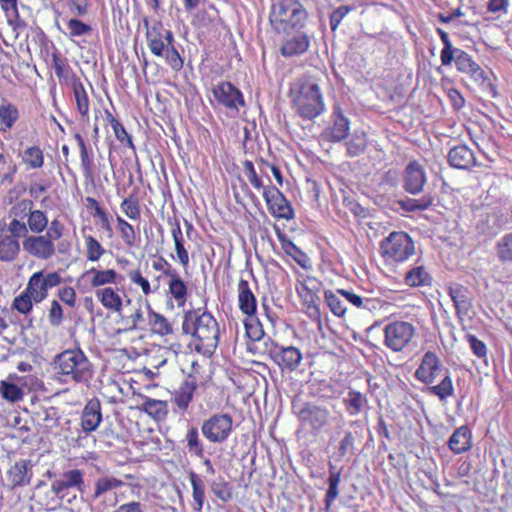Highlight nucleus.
<instances>
[{
    "instance_id": "680f3d73",
    "label": "nucleus",
    "mask_w": 512,
    "mask_h": 512,
    "mask_svg": "<svg viewBox=\"0 0 512 512\" xmlns=\"http://www.w3.org/2000/svg\"><path fill=\"white\" fill-rule=\"evenodd\" d=\"M120 208L122 212L130 219L132 220H138L141 215L140 206L138 203V200L134 197H127L125 198Z\"/></svg>"
},
{
    "instance_id": "6e6d98bb",
    "label": "nucleus",
    "mask_w": 512,
    "mask_h": 512,
    "mask_svg": "<svg viewBox=\"0 0 512 512\" xmlns=\"http://www.w3.org/2000/svg\"><path fill=\"white\" fill-rule=\"evenodd\" d=\"M123 485V482L114 477H102L95 483L94 498L100 497L102 494L116 489Z\"/></svg>"
},
{
    "instance_id": "338daca9",
    "label": "nucleus",
    "mask_w": 512,
    "mask_h": 512,
    "mask_svg": "<svg viewBox=\"0 0 512 512\" xmlns=\"http://www.w3.org/2000/svg\"><path fill=\"white\" fill-rule=\"evenodd\" d=\"M6 235H13L14 239L24 238L26 239L28 234V228L26 224L18 219H13L8 226L5 224Z\"/></svg>"
},
{
    "instance_id": "4be33fe9",
    "label": "nucleus",
    "mask_w": 512,
    "mask_h": 512,
    "mask_svg": "<svg viewBox=\"0 0 512 512\" xmlns=\"http://www.w3.org/2000/svg\"><path fill=\"white\" fill-rule=\"evenodd\" d=\"M102 421L101 405L98 399L90 400L84 407L81 416V427L84 432L95 431Z\"/></svg>"
},
{
    "instance_id": "774afa93",
    "label": "nucleus",
    "mask_w": 512,
    "mask_h": 512,
    "mask_svg": "<svg viewBox=\"0 0 512 512\" xmlns=\"http://www.w3.org/2000/svg\"><path fill=\"white\" fill-rule=\"evenodd\" d=\"M244 173L250 182V184L257 190L263 189L266 187L263 185L261 178L257 175L254 165L251 161L246 160L243 163Z\"/></svg>"
},
{
    "instance_id": "bf43d9fd",
    "label": "nucleus",
    "mask_w": 512,
    "mask_h": 512,
    "mask_svg": "<svg viewBox=\"0 0 512 512\" xmlns=\"http://www.w3.org/2000/svg\"><path fill=\"white\" fill-rule=\"evenodd\" d=\"M324 296L327 306L330 308L334 315L341 317L345 314L346 306L339 297V294H335L332 291H325Z\"/></svg>"
},
{
    "instance_id": "2eb2a0df",
    "label": "nucleus",
    "mask_w": 512,
    "mask_h": 512,
    "mask_svg": "<svg viewBox=\"0 0 512 512\" xmlns=\"http://www.w3.org/2000/svg\"><path fill=\"white\" fill-rule=\"evenodd\" d=\"M23 249L31 256L40 259H50L55 254L52 239L44 235H34L23 240Z\"/></svg>"
},
{
    "instance_id": "a878e982",
    "label": "nucleus",
    "mask_w": 512,
    "mask_h": 512,
    "mask_svg": "<svg viewBox=\"0 0 512 512\" xmlns=\"http://www.w3.org/2000/svg\"><path fill=\"white\" fill-rule=\"evenodd\" d=\"M95 296L107 310L115 313L121 312L123 300L117 289L112 287L99 288L95 291Z\"/></svg>"
},
{
    "instance_id": "4d7b16f0",
    "label": "nucleus",
    "mask_w": 512,
    "mask_h": 512,
    "mask_svg": "<svg viewBox=\"0 0 512 512\" xmlns=\"http://www.w3.org/2000/svg\"><path fill=\"white\" fill-rule=\"evenodd\" d=\"M107 120L110 123L116 138L121 143H126L129 147H133V142L123 125L109 112L106 111Z\"/></svg>"
},
{
    "instance_id": "69168bd1",
    "label": "nucleus",
    "mask_w": 512,
    "mask_h": 512,
    "mask_svg": "<svg viewBox=\"0 0 512 512\" xmlns=\"http://www.w3.org/2000/svg\"><path fill=\"white\" fill-rule=\"evenodd\" d=\"M67 29L70 37H80L89 34L92 27L79 19L72 18L67 22Z\"/></svg>"
},
{
    "instance_id": "6e6552de",
    "label": "nucleus",
    "mask_w": 512,
    "mask_h": 512,
    "mask_svg": "<svg viewBox=\"0 0 512 512\" xmlns=\"http://www.w3.org/2000/svg\"><path fill=\"white\" fill-rule=\"evenodd\" d=\"M295 104L301 117L312 120L320 114V89L318 83L305 81L300 86Z\"/></svg>"
},
{
    "instance_id": "09e8293b",
    "label": "nucleus",
    "mask_w": 512,
    "mask_h": 512,
    "mask_svg": "<svg viewBox=\"0 0 512 512\" xmlns=\"http://www.w3.org/2000/svg\"><path fill=\"white\" fill-rule=\"evenodd\" d=\"M436 33L439 35L441 42L443 44V48L440 52L441 63L444 66H448L452 63V53L455 47H453L448 33L444 31L442 28L437 27Z\"/></svg>"
},
{
    "instance_id": "1a4fd4ad",
    "label": "nucleus",
    "mask_w": 512,
    "mask_h": 512,
    "mask_svg": "<svg viewBox=\"0 0 512 512\" xmlns=\"http://www.w3.org/2000/svg\"><path fill=\"white\" fill-rule=\"evenodd\" d=\"M320 282L314 277H307L297 289L301 298L302 309L320 330V297L318 295Z\"/></svg>"
},
{
    "instance_id": "37998d69",
    "label": "nucleus",
    "mask_w": 512,
    "mask_h": 512,
    "mask_svg": "<svg viewBox=\"0 0 512 512\" xmlns=\"http://www.w3.org/2000/svg\"><path fill=\"white\" fill-rule=\"evenodd\" d=\"M404 280L405 284L410 287H419L429 285L431 277L424 266L419 265L407 271Z\"/></svg>"
},
{
    "instance_id": "e2e57ef3",
    "label": "nucleus",
    "mask_w": 512,
    "mask_h": 512,
    "mask_svg": "<svg viewBox=\"0 0 512 512\" xmlns=\"http://www.w3.org/2000/svg\"><path fill=\"white\" fill-rule=\"evenodd\" d=\"M23 159L31 168L34 169L42 167L44 162L42 150L36 146L26 149Z\"/></svg>"
},
{
    "instance_id": "473e14b6",
    "label": "nucleus",
    "mask_w": 512,
    "mask_h": 512,
    "mask_svg": "<svg viewBox=\"0 0 512 512\" xmlns=\"http://www.w3.org/2000/svg\"><path fill=\"white\" fill-rule=\"evenodd\" d=\"M140 409L157 421L164 420L168 414V404L166 401L147 397L142 402Z\"/></svg>"
},
{
    "instance_id": "393cba45",
    "label": "nucleus",
    "mask_w": 512,
    "mask_h": 512,
    "mask_svg": "<svg viewBox=\"0 0 512 512\" xmlns=\"http://www.w3.org/2000/svg\"><path fill=\"white\" fill-rule=\"evenodd\" d=\"M238 304L241 312L253 316L257 309V301L247 280L241 278L238 283Z\"/></svg>"
},
{
    "instance_id": "b1692460",
    "label": "nucleus",
    "mask_w": 512,
    "mask_h": 512,
    "mask_svg": "<svg viewBox=\"0 0 512 512\" xmlns=\"http://www.w3.org/2000/svg\"><path fill=\"white\" fill-rule=\"evenodd\" d=\"M20 252V243L13 235H6L5 223L0 221V261L12 262Z\"/></svg>"
},
{
    "instance_id": "49530a36",
    "label": "nucleus",
    "mask_w": 512,
    "mask_h": 512,
    "mask_svg": "<svg viewBox=\"0 0 512 512\" xmlns=\"http://www.w3.org/2000/svg\"><path fill=\"white\" fill-rule=\"evenodd\" d=\"M496 254L503 263H512V232L503 235L496 243Z\"/></svg>"
},
{
    "instance_id": "20e7f679",
    "label": "nucleus",
    "mask_w": 512,
    "mask_h": 512,
    "mask_svg": "<svg viewBox=\"0 0 512 512\" xmlns=\"http://www.w3.org/2000/svg\"><path fill=\"white\" fill-rule=\"evenodd\" d=\"M55 370L65 383H87L93 377V365L81 349L61 352L54 360Z\"/></svg>"
},
{
    "instance_id": "7c9ffc66",
    "label": "nucleus",
    "mask_w": 512,
    "mask_h": 512,
    "mask_svg": "<svg viewBox=\"0 0 512 512\" xmlns=\"http://www.w3.org/2000/svg\"><path fill=\"white\" fill-rule=\"evenodd\" d=\"M189 480L192 486V508L196 512H201L205 502V484L194 471L189 472Z\"/></svg>"
},
{
    "instance_id": "58836bf2",
    "label": "nucleus",
    "mask_w": 512,
    "mask_h": 512,
    "mask_svg": "<svg viewBox=\"0 0 512 512\" xmlns=\"http://www.w3.org/2000/svg\"><path fill=\"white\" fill-rule=\"evenodd\" d=\"M302 428L307 431H314L320 428V409L317 406L307 405L299 412Z\"/></svg>"
},
{
    "instance_id": "a18cd8bd",
    "label": "nucleus",
    "mask_w": 512,
    "mask_h": 512,
    "mask_svg": "<svg viewBox=\"0 0 512 512\" xmlns=\"http://www.w3.org/2000/svg\"><path fill=\"white\" fill-rule=\"evenodd\" d=\"M18 119L17 108L10 103L0 105V131L10 129Z\"/></svg>"
},
{
    "instance_id": "f8f14e48",
    "label": "nucleus",
    "mask_w": 512,
    "mask_h": 512,
    "mask_svg": "<svg viewBox=\"0 0 512 512\" xmlns=\"http://www.w3.org/2000/svg\"><path fill=\"white\" fill-rule=\"evenodd\" d=\"M263 197L272 216L285 220H291L294 217L291 204L275 186H266L263 190Z\"/></svg>"
},
{
    "instance_id": "c9c22d12",
    "label": "nucleus",
    "mask_w": 512,
    "mask_h": 512,
    "mask_svg": "<svg viewBox=\"0 0 512 512\" xmlns=\"http://www.w3.org/2000/svg\"><path fill=\"white\" fill-rule=\"evenodd\" d=\"M168 291L179 307L184 306L187 300V285L178 272L169 278Z\"/></svg>"
},
{
    "instance_id": "79ce46f5",
    "label": "nucleus",
    "mask_w": 512,
    "mask_h": 512,
    "mask_svg": "<svg viewBox=\"0 0 512 512\" xmlns=\"http://www.w3.org/2000/svg\"><path fill=\"white\" fill-rule=\"evenodd\" d=\"M346 411L350 416L358 415L364 405L367 403L365 396L356 390H349L347 395L343 398Z\"/></svg>"
},
{
    "instance_id": "ddd939ff",
    "label": "nucleus",
    "mask_w": 512,
    "mask_h": 512,
    "mask_svg": "<svg viewBox=\"0 0 512 512\" xmlns=\"http://www.w3.org/2000/svg\"><path fill=\"white\" fill-rule=\"evenodd\" d=\"M402 188L411 195H419L424 191L427 182L425 168L416 160L410 161L402 172Z\"/></svg>"
},
{
    "instance_id": "0e129e2a",
    "label": "nucleus",
    "mask_w": 512,
    "mask_h": 512,
    "mask_svg": "<svg viewBox=\"0 0 512 512\" xmlns=\"http://www.w3.org/2000/svg\"><path fill=\"white\" fill-rule=\"evenodd\" d=\"M0 393L4 399L11 402L21 400L23 396L22 390L17 385L5 381L1 382Z\"/></svg>"
},
{
    "instance_id": "e433bc0d",
    "label": "nucleus",
    "mask_w": 512,
    "mask_h": 512,
    "mask_svg": "<svg viewBox=\"0 0 512 512\" xmlns=\"http://www.w3.org/2000/svg\"><path fill=\"white\" fill-rule=\"evenodd\" d=\"M29 461L21 460L16 462L8 471V479L13 486H24L30 483L28 476Z\"/></svg>"
},
{
    "instance_id": "dca6fc26",
    "label": "nucleus",
    "mask_w": 512,
    "mask_h": 512,
    "mask_svg": "<svg viewBox=\"0 0 512 512\" xmlns=\"http://www.w3.org/2000/svg\"><path fill=\"white\" fill-rule=\"evenodd\" d=\"M269 354L282 370L287 371L295 370L302 359L300 351L294 346L283 347L275 344L270 348Z\"/></svg>"
},
{
    "instance_id": "603ef678",
    "label": "nucleus",
    "mask_w": 512,
    "mask_h": 512,
    "mask_svg": "<svg viewBox=\"0 0 512 512\" xmlns=\"http://www.w3.org/2000/svg\"><path fill=\"white\" fill-rule=\"evenodd\" d=\"M85 246L86 257L92 262L98 261L106 252L100 242L91 235L85 236Z\"/></svg>"
},
{
    "instance_id": "4468645a",
    "label": "nucleus",
    "mask_w": 512,
    "mask_h": 512,
    "mask_svg": "<svg viewBox=\"0 0 512 512\" xmlns=\"http://www.w3.org/2000/svg\"><path fill=\"white\" fill-rule=\"evenodd\" d=\"M212 94L219 105L235 113H238L239 108L245 104L242 92L227 81H222L215 85L212 89Z\"/></svg>"
},
{
    "instance_id": "a19ab883",
    "label": "nucleus",
    "mask_w": 512,
    "mask_h": 512,
    "mask_svg": "<svg viewBox=\"0 0 512 512\" xmlns=\"http://www.w3.org/2000/svg\"><path fill=\"white\" fill-rule=\"evenodd\" d=\"M337 294L343 296L349 303L357 308H362L368 311L377 309L378 301L372 298L362 297L355 294L353 291L338 289Z\"/></svg>"
},
{
    "instance_id": "052dcab7",
    "label": "nucleus",
    "mask_w": 512,
    "mask_h": 512,
    "mask_svg": "<svg viewBox=\"0 0 512 512\" xmlns=\"http://www.w3.org/2000/svg\"><path fill=\"white\" fill-rule=\"evenodd\" d=\"M340 475H341L340 471H334L333 468L331 467L330 476L328 478L329 487H328V490L326 493V498H325L327 507H329L331 505L332 501L338 495V486L340 483Z\"/></svg>"
},
{
    "instance_id": "13d9d810",
    "label": "nucleus",
    "mask_w": 512,
    "mask_h": 512,
    "mask_svg": "<svg viewBox=\"0 0 512 512\" xmlns=\"http://www.w3.org/2000/svg\"><path fill=\"white\" fill-rule=\"evenodd\" d=\"M33 296L29 295L26 289H24L18 296H16L12 303V308L17 310L21 314H28L33 308Z\"/></svg>"
},
{
    "instance_id": "de8ad7c7",
    "label": "nucleus",
    "mask_w": 512,
    "mask_h": 512,
    "mask_svg": "<svg viewBox=\"0 0 512 512\" xmlns=\"http://www.w3.org/2000/svg\"><path fill=\"white\" fill-rule=\"evenodd\" d=\"M452 55V62H455L456 69L461 73L467 74L476 64L472 57L462 49L454 48Z\"/></svg>"
},
{
    "instance_id": "8fccbe9b",
    "label": "nucleus",
    "mask_w": 512,
    "mask_h": 512,
    "mask_svg": "<svg viewBox=\"0 0 512 512\" xmlns=\"http://www.w3.org/2000/svg\"><path fill=\"white\" fill-rule=\"evenodd\" d=\"M210 489L222 502H228L232 499V488L222 477L211 481Z\"/></svg>"
},
{
    "instance_id": "7ed1b4c3",
    "label": "nucleus",
    "mask_w": 512,
    "mask_h": 512,
    "mask_svg": "<svg viewBox=\"0 0 512 512\" xmlns=\"http://www.w3.org/2000/svg\"><path fill=\"white\" fill-rule=\"evenodd\" d=\"M142 22L146 30L147 46L151 53L156 57L163 58L172 70L180 71L184 62L176 48L173 32L165 29L163 23L159 20L151 22L145 17Z\"/></svg>"
},
{
    "instance_id": "412c9836",
    "label": "nucleus",
    "mask_w": 512,
    "mask_h": 512,
    "mask_svg": "<svg viewBox=\"0 0 512 512\" xmlns=\"http://www.w3.org/2000/svg\"><path fill=\"white\" fill-rule=\"evenodd\" d=\"M168 224L171 227V235L174 241L175 253L178 262L184 269L189 265V254L185 247L184 234L181 229L180 221L177 218H169Z\"/></svg>"
},
{
    "instance_id": "f257e3e1",
    "label": "nucleus",
    "mask_w": 512,
    "mask_h": 512,
    "mask_svg": "<svg viewBox=\"0 0 512 512\" xmlns=\"http://www.w3.org/2000/svg\"><path fill=\"white\" fill-rule=\"evenodd\" d=\"M414 377L426 385L427 394L436 396L441 402L454 395L451 372L442 366L440 358L432 351L424 353Z\"/></svg>"
},
{
    "instance_id": "6ab92c4d",
    "label": "nucleus",
    "mask_w": 512,
    "mask_h": 512,
    "mask_svg": "<svg viewBox=\"0 0 512 512\" xmlns=\"http://www.w3.org/2000/svg\"><path fill=\"white\" fill-rule=\"evenodd\" d=\"M448 163L451 167L461 170H469L476 166V156L466 144L452 147L448 153Z\"/></svg>"
},
{
    "instance_id": "f03ea898",
    "label": "nucleus",
    "mask_w": 512,
    "mask_h": 512,
    "mask_svg": "<svg viewBox=\"0 0 512 512\" xmlns=\"http://www.w3.org/2000/svg\"><path fill=\"white\" fill-rule=\"evenodd\" d=\"M184 334L193 337L192 345L196 352L211 356L219 343V326L216 319L209 312L199 313L188 311L182 323Z\"/></svg>"
},
{
    "instance_id": "39448f33",
    "label": "nucleus",
    "mask_w": 512,
    "mask_h": 512,
    "mask_svg": "<svg viewBox=\"0 0 512 512\" xmlns=\"http://www.w3.org/2000/svg\"><path fill=\"white\" fill-rule=\"evenodd\" d=\"M306 11L299 2L281 0L274 2L270 12V24L278 33H289L303 25Z\"/></svg>"
},
{
    "instance_id": "4c0bfd02",
    "label": "nucleus",
    "mask_w": 512,
    "mask_h": 512,
    "mask_svg": "<svg viewBox=\"0 0 512 512\" xmlns=\"http://www.w3.org/2000/svg\"><path fill=\"white\" fill-rule=\"evenodd\" d=\"M148 309H149V324L151 326V330L153 333L158 334L160 336H166L173 333V327L172 324L168 321L166 317H164L162 314L157 313L153 311L147 303Z\"/></svg>"
},
{
    "instance_id": "9b49d317",
    "label": "nucleus",
    "mask_w": 512,
    "mask_h": 512,
    "mask_svg": "<svg viewBox=\"0 0 512 512\" xmlns=\"http://www.w3.org/2000/svg\"><path fill=\"white\" fill-rule=\"evenodd\" d=\"M60 283L61 276L58 272L37 271L31 275L25 289L30 296H33L35 303H40L48 296V290Z\"/></svg>"
},
{
    "instance_id": "423d86ee",
    "label": "nucleus",
    "mask_w": 512,
    "mask_h": 512,
    "mask_svg": "<svg viewBox=\"0 0 512 512\" xmlns=\"http://www.w3.org/2000/svg\"><path fill=\"white\" fill-rule=\"evenodd\" d=\"M380 249L387 260L404 262L415 252L412 238L405 232H392L381 241Z\"/></svg>"
},
{
    "instance_id": "cd10ccee",
    "label": "nucleus",
    "mask_w": 512,
    "mask_h": 512,
    "mask_svg": "<svg viewBox=\"0 0 512 512\" xmlns=\"http://www.w3.org/2000/svg\"><path fill=\"white\" fill-rule=\"evenodd\" d=\"M348 132L349 120L340 111H336L334 113L333 125L322 133V137L338 142L346 138Z\"/></svg>"
},
{
    "instance_id": "5fc2aeb1",
    "label": "nucleus",
    "mask_w": 512,
    "mask_h": 512,
    "mask_svg": "<svg viewBox=\"0 0 512 512\" xmlns=\"http://www.w3.org/2000/svg\"><path fill=\"white\" fill-rule=\"evenodd\" d=\"M52 65L55 71L56 76L62 80L69 81L71 84V76L74 74L71 73L69 66L66 63V59L61 57L57 53H53L52 55Z\"/></svg>"
},
{
    "instance_id": "3c124183",
    "label": "nucleus",
    "mask_w": 512,
    "mask_h": 512,
    "mask_svg": "<svg viewBox=\"0 0 512 512\" xmlns=\"http://www.w3.org/2000/svg\"><path fill=\"white\" fill-rule=\"evenodd\" d=\"M117 228L124 244L128 247H133L136 242L134 227L122 217L117 216Z\"/></svg>"
},
{
    "instance_id": "c756f323",
    "label": "nucleus",
    "mask_w": 512,
    "mask_h": 512,
    "mask_svg": "<svg viewBox=\"0 0 512 512\" xmlns=\"http://www.w3.org/2000/svg\"><path fill=\"white\" fill-rule=\"evenodd\" d=\"M52 484L57 485L61 490L66 488L67 490L77 489L82 491L84 485L83 472L78 469L65 471L56 477Z\"/></svg>"
},
{
    "instance_id": "f704fd0d",
    "label": "nucleus",
    "mask_w": 512,
    "mask_h": 512,
    "mask_svg": "<svg viewBox=\"0 0 512 512\" xmlns=\"http://www.w3.org/2000/svg\"><path fill=\"white\" fill-rule=\"evenodd\" d=\"M50 493L52 494L50 501L42 502V506L44 510L47 512H51L56 510L58 507H61L62 502L66 499L67 503H71L73 499L76 498V495H72L70 497V490L59 489L57 485L51 483Z\"/></svg>"
},
{
    "instance_id": "5701e85b",
    "label": "nucleus",
    "mask_w": 512,
    "mask_h": 512,
    "mask_svg": "<svg viewBox=\"0 0 512 512\" xmlns=\"http://www.w3.org/2000/svg\"><path fill=\"white\" fill-rule=\"evenodd\" d=\"M196 388L197 384L195 379L189 376L181 383L178 389L175 390L172 401L179 411L186 412L188 410Z\"/></svg>"
},
{
    "instance_id": "bb28decb",
    "label": "nucleus",
    "mask_w": 512,
    "mask_h": 512,
    "mask_svg": "<svg viewBox=\"0 0 512 512\" xmlns=\"http://www.w3.org/2000/svg\"><path fill=\"white\" fill-rule=\"evenodd\" d=\"M71 88L73 90L77 110L79 114L81 115V118L83 120L89 119V107H90V101L88 94L80 81V79L73 75L71 76Z\"/></svg>"
},
{
    "instance_id": "ea45409f",
    "label": "nucleus",
    "mask_w": 512,
    "mask_h": 512,
    "mask_svg": "<svg viewBox=\"0 0 512 512\" xmlns=\"http://www.w3.org/2000/svg\"><path fill=\"white\" fill-rule=\"evenodd\" d=\"M184 441L186 442V448L191 455L200 459L204 458V444L200 439L197 427H188Z\"/></svg>"
},
{
    "instance_id": "c03bdc74",
    "label": "nucleus",
    "mask_w": 512,
    "mask_h": 512,
    "mask_svg": "<svg viewBox=\"0 0 512 512\" xmlns=\"http://www.w3.org/2000/svg\"><path fill=\"white\" fill-rule=\"evenodd\" d=\"M398 203L401 209L406 212L424 211L433 204V197L428 194L419 199L405 198L400 200Z\"/></svg>"
},
{
    "instance_id": "9d476101",
    "label": "nucleus",
    "mask_w": 512,
    "mask_h": 512,
    "mask_svg": "<svg viewBox=\"0 0 512 512\" xmlns=\"http://www.w3.org/2000/svg\"><path fill=\"white\" fill-rule=\"evenodd\" d=\"M415 333L412 324L405 321H394L384 328L385 345L394 352H400L411 342Z\"/></svg>"
},
{
    "instance_id": "2f4dec72",
    "label": "nucleus",
    "mask_w": 512,
    "mask_h": 512,
    "mask_svg": "<svg viewBox=\"0 0 512 512\" xmlns=\"http://www.w3.org/2000/svg\"><path fill=\"white\" fill-rule=\"evenodd\" d=\"M309 46L307 36L296 34L291 39H287L281 47V54L285 57H293L304 53Z\"/></svg>"
},
{
    "instance_id": "864d4df0",
    "label": "nucleus",
    "mask_w": 512,
    "mask_h": 512,
    "mask_svg": "<svg viewBox=\"0 0 512 512\" xmlns=\"http://www.w3.org/2000/svg\"><path fill=\"white\" fill-rule=\"evenodd\" d=\"M347 153L351 157L359 156L367 146V139L364 133H354L346 143Z\"/></svg>"
},
{
    "instance_id": "0eeeda50",
    "label": "nucleus",
    "mask_w": 512,
    "mask_h": 512,
    "mask_svg": "<svg viewBox=\"0 0 512 512\" xmlns=\"http://www.w3.org/2000/svg\"><path fill=\"white\" fill-rule=\"evenodd\" d=\"M201 432L210 443L222 444L233 432V418L228 413H215L202 422Z\"/></svg>"
},
{
    "instance_id": "72a5a7b5",
    "label": "nucleus",
    "mask_w": 512,
    "mask_h": 512,
    "mask_svg": "<svg viewBox=\"0 0 512 512\" xmlns=\"http://www.w3.org/2000/svg\"><path fill=\"white\" fill-rule=\"evenodd\" d=\"M89 277L90 285L98 288L104 285L116 283L117 272L114 269L98 270L91 268L85 273Z\"/></svg>"
},
{
    "instance_id": "a211bd4d",
    "label": "nucleus",
    "mask_w": 512,
    "mask_h": 512,
    "mask_svg": "<svg viewBox=\"0 0 512 512\" xmlns=\"http://www.w3.org/2000/svg\"><path fill=\"white\" fill-rule=\"evenodd\" d=\"M448 295L454 304L457 317L463 320L464 317L469 316L473 305L468 288L459 283H451L448 286Z\"/></svg>"
},
{
    "instance_id": "c85d7f7f",
    "label": "nucleus",
    "mask_w": 512,
    "mask_h": 512,
    "mask_svg": "<svg viewBox=\"0 0 512 512\" xmlns=\"http://www.w3.org/2000/svg\"><path fill=\"white\" fill-rule=\"evenodd\" d=\"M35 420L38 425L47 431H52L60 424V413L58 408L54 406H41L34 412Z\"/></svg>"
},
{
    "instance_id": "aec40b11",
    "label": "nucleus",
    "mask_w": 512,
    "mask_h": 512,
    "mask_svg": "<svg viewBox=\"0 0 512 512\" xmlns=\"http://www.w3.org/2000/svg\"><path fill=\"white\" fill-rule=\"evenodd\" d=\"M447 445L455 455L463 454L472 447V432L467 425H462L454 430Z\"/></svg>"
},
{
    "instance_id": "f3484780",
    "label": "nucleus",
    "mask_w": 512,
    "mask_h": 512,
    "mask_svg": "<svg viewBox=\"0 0 512 512\" xmlns=\"http://www.w3.org/2000/svg\"><path fill=\"white\" fill-rule=\"evenodd\" d=\"M33 202L32 201H22L15 205L12 208V213L18 216H26L28 217V225L29 229L34 233H41L47 228L48 219L46 214L40 210L32 211Z\"/></svg>"
}]
</instances>
